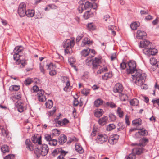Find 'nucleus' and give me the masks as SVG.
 Wrapping results in <instances>:
<instances>
[{
  "label": "nucleus",
  "instance_id": "obj_1",
  "mask_svg": "<svg viewBox=\"0 0 159 159\" xmlns=\"http://www.w3.org/2000/svg\"><path fill=\"white\" fill-rule=\"evenodd\" d=\"M23 47L21 46L16 47L13 50V59L16 61V64L20 65L19 67L22 68L26 64L25 61L24 60H19L20 58L23 54Z\"/></svg>",
  "mask_w": 159,
  "mask_h": 159
},
{
  "label": "nucleus",
  "instance_id": "obj_2",
  "mask_svg": "<svg viewBox=\"0 0 159 159\" xmlns=\"http://www.w3.org/2000/svg\"><path fill=\"white\" fill-rule=\"evenodd\" d=\"M150 42L146 39L141 41L139 44L140 48H143V53L148 56H153L157 52V51L155 48H152L151 47Z\"/></svg>",
  "mask_w": 159,
  "mask_h": 159
},
{
  "label": "nucleus",
  "instance_id": "obj_3",
  "mask_svg": "<svg viewBox=\"0 0 159 159\" xmlns=\"http://www.w3.org/2000/svg\"><path fill=\"white\" fill-rule=\"evenodd\" d=\"M135 74L132 75V79L137 85H142L145 81L146 74L140 70H136Z\"/></svg>",
  "mask_w": 159,
  "mask_h": 159
},
{
  "label": "nucleus",
  "instance_id": "obj_4",
  "mask_svg": "<svg viewBox=\"0 0 159 159\" xmlns=\"http://www.w3.org/2000/svg\"><path fill=\"white\" fill-rule=\"evenodd\" d=\"M48 148L47 144H40L38 145L37 148L34 150V153L37 157H39L40 155L45 156L46 155L48 151Z\"/></svg>",
  "mask_w": 159,
  "mask_h": 159
},
{
  "label": "nucleus",
  "instance_id": "obj_5",
  "mask_svg": "<svg viewBox=\"0 0 159 159\" xmlns=\"http://www.w3.org/2000/svg\"><path fill=\"white\" fill-rule=\"evenodd\" d=\"M74 45V41L73 40L67 39L63 43V46L65 48V52L67 54L72 52V48Z\"/></svg>",
  "mask_w": 159,
  "mask_h": 159
},
{
  "label": "nucleus",
  "instance_id": "obj_6",
  "mask_svg": "<svg viewBox=\"0 0 159 159\" xmlns=\"http://www.w3.org/2000/svg\"><path fill=\"white\" fill-rule=\"evenodd\" d=\"M128 68L126 69V72L128 74H133L135 73L137 70L136 65L135 61H130L128 64Z\"/></svg>",
  "mask_w": 159,
  "mask_h": 159
},
{
  "label": "nucleus",
  "instance_id": "obj_7",
  "mask_svg": "<svg viewBox=\"0 0 159 159\" xmlns=\"http://www.w3.org/2000/svg\"><path fill=\"white\" fill-rule=\"evenodd\" d=\"M26 5L24 2H22L19 5L18 12L20 17H23L26 15Z\"/></svg>",
  "mask_w": 159,
  "mask_h": 159
},
{
  "label": "nucleus",
  "instance_id": "obj_8",
  "mask_svg": "<svg viewBox=\"0 0 159 159\" xmlns=\"http://www.w3.org/2000/svg\"><path fill=\"white\" fill-rule=\"evenodd\" d=\"M123 87L122 85L120 83H117L113 88V91L114 93H118L119 96L122 95V93L123 91Z\"/></svg>",
  "mask_w": 159,
  "mask_h": 159
},
{
  "label": "nucleus",
  "instance_id": "obj_9",
  "mask_svg": "<svg viewBox=\"0 0 159 159\" xmlns=\"http://www.w3.org/2000/svg\"><path fill=\"white\" fill-rule=\"evenodd\" d=\"M108 137L106 135L100 134L98 135L96 139V141L98 143L102 144L106 142Z\"/></svg>",
  "mask_w": 159,
  "mask_h": 159
},
{
  "label": "nucleus",
  "instance_id": "obj_10",
  "mask_svg": "<svg viewBox=\"0 0 159 159\" xmlns=\"http://www.w3.org/2000/svg\"><path fill=\"white\" fill-rule=\"evenodd\" d=\"M134 145H137V146L133 149V152L137 155H139L143 153L145 151L142 146L136 143L133 144Z\"/></svg>",
  "mask_w": 159,
  "mask_h": 159
},
{
  "label": "nucleus",
  "instance_id": "obj_11",
  "mask_svg": "<svg viewBox=\"0 0 159 159\" xmlns=\"http://www.w3.org/2000/svg\"><path fill=\"white\" fill-rule=\"evenodd\" d=\"M44 90H40L37 94L39 100L40 102H43L46 99L45 96L44 95Z\"/></svg>",
  "mask_w": 159,
  "mask_h": 159
},
{
  "label": "nucleus",
  "instance_id": "obj_12",
  "mask_svg": "<svg viewBox=\"0 0 159 159\" xmlns=\"http://www.w3.org/2000/svg\"><path fill=\"white\" fill-rule=\"evenodd\" d=\"M101 62V58L95 57V59L92 61L93 68L94 69L96 68L99 65Z\"/></svg>",
  "mask_w": 159,
  "mask_h": 159
},
{
  "label": "nucleus",
  "instance_id": "obj_13",
  "mask_svg": "<svg viewBox=\"0 0 159 159\" xmlns=\"http://www.w3.org/2000/svg\"><path fill=\"white\" fill-rule=\"evenodd\" d=\"M91 3L88 1L85 2V4L83 7H81V10H79V12L80 13L82 12L84 10H86L90 9L91 8Z\"/></svg>",
  "mask_w": 159,
  "mask_h": 159
},
{
  "label": "nucleus",
  "instance_id": "obj_14",
  "mask_svg": "<svg viewBox=\"0 0 159 159\" xmlns=\"http://www.w3.org/2000/svg\"><path fill=\"white\" fill-rule=\"evenodd\" d=\"M108 121V118L107 116H104L103 117L100 118L98 120V124L101 126L105 125Z\"/></svg>",
  "mask_w": 159,
  "mask_h": 159
},
{
  "label": "nucleus",
  "instance_id": "obj_15",
  "mask_svg": "<svg viewBox=\"0 0 159 159\" xmlns=\"http://www.w3.org/2000/svg\"><path fill=\"white\" fill-rule=\"evenodd\" d=\"M146 35V33L141 30H138L137 32L136 37L139 39H142L143 37H145Z\"/></svg>",
  "mask_w": 159,
  "mask_h": 159
},
{
  "label": "nucleus",
  "instance_id": "obj_16",
  "mask_svg": "<svg viewBox=\"0 0 159 159\" xmlns=\"http://www.w3.org/2000/svg\"><path fill=\"white\" fill-rule=\"evenodd\" d=\"M67 140V137L64 134L61 135L58 139V142L61 144H63Z\"/></svg>",
  "mask_w": 159,
  "mask_h": 159
},
{
  "label": "nucleus",
  "instance_id": "obj_17",
  "mask_svg": "<svg viewBox=\"0 0 159 159\" xmlns=\"http://www.w3.org/2000/svg\"><path fill=\"white\" fill-rule=\"evenodd\" d=\"M26 148L32 151L34 150V148L32 144L31 141L29 139H27L25 141Z\"/></svg>",
  "mask_w": 159,
  "mask_h": 159
},
{
  "label": "nucleus",
  "instance_id": "obj_18",
  "mask_svg": "<svg viewBox=\"0 0 159 159\" xmlns=\"http://www.w3.org/2000/svg\"><path fill=\"white\" fill-rule=\"evenodd\" d=\"M31 140L32 142L34 143H38V145L41 143V136H39L38 138L34 136L32 138Z\"/></svg>",
  "mask_w": 159,
  "mask_h": 159
},
{
  "label": "nucleus",
  "instance_id": "obj_19",
  "mask_svg": "<svg viewBox=\"0 0 159 159\" xmlns=\"http://www.w3.org/2000/svg\"><path fill=\"white\" fill-rule=\"evenodd\" d=\"M93 12L90 11H86L83 15V17L85 19H87L90 17L93 16Z\"/></svg>",
  "mask_w": 159,
  "mask_h": 159
},
{
  "label": "nucleus",
  "instance_id": "obj_20",
  "mask_svg": "<svg viewBox=\"0 0 159 159\" xmlns=\"http://www.w3.org/2000/svg\"><path fill=\"white\" fill-rule=\"evenodd\" d=\"M112 76V72L110 71L109 72L105 73L102 76V79L104 80H107L109 78H111Z\"/></svg>",
  "mask_w": 159,
  "mask_h": 159
},
{
  "label": "nucleus",
  "instance_id": "obj_21",
  "mask_svg": "<svg viewBox=\"0 0 159 159\" xmlns=\"http://www.w3.org/2000/svg\"><path fill=\"white\" fill-rule=\"evenodd\" d=\"M103 114V111L102 109H99L96 110L94 112V115L97 117H99Z\"/></svg>",
  "mask_w": 159,
  "mask_h": 159
},
{
  "label": "nucleus",
  "instance_id": "obj_22",
  "mask_svg": "<svg viewBox=\"0 0 159 159\" xmlns=\"http://www.w3.org/2000/svg\"><path fill=\"white\" fill-rule=\"evenodd\" d=\"M132 123L134 125L138 126L141 125L142 124V120L140 118H138L132 121Z\"/></svg>",
  "mask_w": 159,
  "mask_h": 159
},
{
  "label": "nucleus",
  "instance_id": "obj_23",
  "mask_svg": "<svg viewBox=\"0 0 159 159\" xmlns=\"http://www.w3.org/2000/svg\"><path fill=\"white\" fill-rule=\"evenodd\" d=\"M26 15L27 16L29 17H33L34 14V11L33 9H29L26 11Z\"/></svg>",
  "mask_w": 159,
  "mask_h": 159
},
{
  "label": "nucleus",
  "instance_id": "obj_24",
  "mask_svg": "<svg viewBox=\"0 0 159 159\" xmlns=\"http://www.w3.org/2000/svg\"><path fill=\"white\" fill-rule=\"evenodd\" d=\"M139 131H138V133L140 135L145 136L148 134V132L144 128H139Z\"/></svg>",
  "mask_w": 159,
  "mask_h": 159
},
{
  "label": "nucleus",
  "instance_id": "obj_25",
  "mask_svg": "<svg viewBox=\"0 0 159 159\" xmlns=\"http://www.w3.org/2000/svg\"><path fill=\"white\" fill-rule=\"evenodd\" d=\"M1 150L3 153L8 152L9 151V147L6 145H4L1 148Z\"/></svg>",
  "mask_w": 159,
  "mask_h": 159
},
{
  "label": "nucleus",
  "instance_id": "obj_26",
  "mask_svg": "<svg viewBox=\"0 0 159 159\" xmlns=\"http://www.w3.org/2000/svg\"><path fill=\"white\" fill-rule=\"evenodd\" d=\"M140 142L141 143L139 144V145L142 146H144L145 145V143H147L148 142V139L145 137H143L140 140Z\"/></svg>",
  "mask_w": 159,
  "mask_h": 159
},
{
  "label": "nucleus",
  "instance_id": "obj_27",
  "mask_svg": "<svg viewBox=\"0 0 159 159\" xmlns=\"http://www.w3.org/2000/svg\"><path fill=\"white\" fill-rule=\"evenodd\" d=\"M103 101L102 100L98 98L95 100L94 102V105L97 107L102 105L103 103Z\"/></svg>",
  "mask_w": 159,
  "mask_h": 159
},
{
  "label": "nucleus",
  "instance_id": "obj_28",
  "mask_svg": "<svg viewBox=\"0 0 159 159\" xmlns=\"http://www.w3.org/2000/svg\"><path fill=\"white\" fill-rule=\"evenodd\" d=\"M75 150L80 153H82L83 152V150L82 147L80 145L76 144L75 146Z\"/></svg>",
  "mask_w": 159,
  "mask_h": 159
},
{
  "label": "nucleus",
  "instance_id": "obj_29",
  "mask_svg": "<svg viewBox=\"0 0 159 159\" xmlns=\"http://www.w3.org/2000/svg\"><path fill=\"white\" fill-rule=\"evenodd\" d=\"M116 113L120 118H123L124 116V112L122 111L121 109L119 107L118 108Z\"/></svg>",
  "mask_w": 159,
  "mask_h": 159
},
{
  "label": "nucleus",
  "instance_id": "obj_30",
  "mask_svg": "<svg viewBox=\"0 0 159 159\" xmlns=\"http://www.w3.org/2000/svg\"><path fill=\"white\" fill-rule=\"evenodd\" d=\"M90 50L89 48L83 50L81 52V55L83 56L86 57L90 53Z\"/></svg>",
  "mask_w": 159,
  "mask_h": 159
},
{
  "label": "nucleus",
  "instance_id": "obj_31",
  "mask_svg": "<svg viewBox=\"0 0 159 159\" xmlns=\"http://www.w3.org/2000/svg\"><path fill=\"white\" fill-rule=\"evenodd\" d=\"M46 66L47 67V69L50 70V71L55 70L56 68V66L52 63L47 64Z\"/></svg>",
  "mask_w": 159,
  "mask_h": 159
},
{
  "label": "nucleus",
  "instance_id": "obj_32",
  "mask_svg": "<svg viewBox=\"0 0 159 159\" xmlns=\"http://www.w3.org/2000/svg\"><path fill=\"white\" fill-rule=\"evenodd\" d=\"M45 106L47 108H51L53 106V102L52 100H48L47 102L45 103Z\"/></svg>",
  "mask_w": 159,
  "mask_h": 159
},
{
  "label": "nucleus",
  "instance_id": "obj_33",
  "mask_svg": "<svg viewBox=\"0 0 159 159\" xmlns=\"http://www.w3.org/2000/svg\"><path fill=\"white\" fill-rule=\"evenodd\" d=\"M130 103L132 106H137L138 104V101L136 98L130 100Z\"/></svg>",
  "mask_w": 159,
  "mask_h": 159
},
{
  "label": "nucleus",
  "instance_id": "obj_34",
  "mask_svg": "<svg viewBox=\"0 0 159 159\" xmlns=\"http://www.w3.org/2000/svg\"><path fill=\"white\" fill-rule=\"evenodd\" d=\"M57 6L53 4H49L47 6V7L45 8L44 10L45 11H48L50 9H56L57 8Z\"/></svg>",
  "mask_w": 159,
  "mask_h": 159
},
{
  "label": "nucleus",
  "instance_id": "obj_35",
  "mask_svg": "<svg viewBox=\"0 0 159 159\" xmlns=\"http://www.w3.org/2000/svg\"><path fill=\"white\" fill-rule=\"evenodd\" d=\"M106 105L112 108H114L116 107V104L114 102L111 101L107 102L106 103Z\"/></svg>",
  "mask_w": 159,
  "mask_h": 159
},
{
  "label": "nucleus",
  "instance_id": "obj_36",
  "mask_svg": "<svg viewBox=\"0 0 159 159\" xmlns=\"http://www.w3.org/2000/svg\"><path fill=\"white\" fill-rule=\"evenodd\" d=\"M116 128L115 125L113 124L109 125L107 127V130L108 131H111L115 129Z\"/></svg>",
  "mask_w": 159,
  "mask_h": 159
},
{
  "label": "nucleus",
  "instance_id": "obj_37",
  "mask_svg": "<svg viewBox=\"0 0 159 159\" xmlns=\"http://www.w3.org/2000/svg\"><path fill=\"white\" fill-rule=\"evenodd\" d=\"M61 150V148H57L55 149V150H53V151L52 152V154L53 156H57V154L59 153V151H60V150Z\"/></svg>",
  "mask_w": 159,
  "mask_h": 159
},
{
  "label": "nucleus",
  "instance_id": "obj_38",
  "mask_svg": "<svg viewBox=\"0 0 159 159\" xmlns=\"http://www.w3.org/2000/svg\"><path fill=\"white\" fill-rule=\"evenodd\" d=\"M108 71V69L106 67H104L102 68L101 69L98 70L97 73L98 74H101L103 72H107Z\"/></svg>",
  "mask_w": 159,
  "mask_h": 159
},
{
  "label": "nucleus",
  "instance_id": "obj_39",
  "mask_svg": "<svg viewBox=\"0 0 159 159\" xmlns=\"http://www.w3.org/2000/svg\"><path fill=\"white\" fill-rule=\"evenodd\" d=\"M48 142V144L49 145L53 146H55L57 143V140L55 139H52Z\"/></svg>",
  "mask_w": 159,
  "mask_h": 159
},
{
  "label": "nucleus",
  "instance_id": "obj_40",
  "mask_svg": "<svg viewBox=\"0 0 159 159\" xmlns=\"http://www.w3.org/2000/svg\"><path fill=\"white\" fill-rule=\"evenodd\" d=\"M138 25L136 22H134L131 24L130 27L132 30H135L137 29Z\"/></svg>",
  "mask_w": 159,
  "mask_h": 159
},
{
  "label": "nucleus",
  "instance_id": "obj_41",
  "mask_svg": "<svg viewBox=\"0 0 159 159\" xmlns=\"http://www.w3.org/2000/svg\"><path fill=\"white\" fill-rule=\"evenodd\" d=\"M19 89V86L16 85L12 86L9 88L10 90H13L15 91H17Z\"/></svg>",
  "mask_w": 159,
  "mask_h": 159
},
{
  "label": "nucleus",
  "instance_id": "obj_42",
  "mask_svg": "<svg viewBox=\"0 0 159 159\" xmlns=\"http://www.w3.org/2000/svg\"><path fill=\"white\" fill-rule=\"evenodd\" d=\"M65 78H66V80H67V82L66 84V86H65V87L63 89L64 91L67 92L68 89V88L69 86L70 85V83L69 81L68 78L67 77Z\"/></svg>",
  "mask_w": 159,
  "mask_h": 159
},
{
  "label": "nucleus",
  "instance_id": "obj_43",
  "mask_svg": "<svg viewBox=\"0 0 159 159\" xmlns=\"http://www.w3.org/2000/svg\"><path fill=\"white\" fill-rule=\"evenodd\" d=\"M109 117L111 121H114L116 120V116L112 113H110L109 114Z\"/></svg>",
  "mask_w": 159,
  "mask_h": 159
},
{
  "label": "nucleus",
  "instance_id": "obj_44",
  "mask_svg": "<svg viewBox=\"0 0 159 159\" xmlns=\"http://www.w3.org/2000/svg\"><path fill=\"white\" fill-rule=\"evenodd\" d=\"M154 61V62L152 63V64L154 65H156V66L158 68H159V61H157V60L154 58H151L150 59V61Z\"/></svg>",
  "mask_w": 159,
  "mask_h": 159
},
{
  "label": "nucleus",
  "instance_id": "obj_45",
  "mask_svg": "<svg viewBox=\"0 0 159 159\" xmlns=\"http://www.w3.org/2000/svg\"><path fill=\"white\" fill-rule=\"evenodd\" d=\"M91 57H89L87 58L86 60V65L88 66L90 65L91 64H92V61L93 60L92 58Z\"/></svg>",
  "mask_w": 159,
  "mask_h": 159
},
{
  "label": "nucleus",
  "instance_id": "obj_46",
  "mask_svg": "<svg viewBox=\"0 0 159 159\" xmlns=\"http://www.w3.org/2000/svg\"><path fill=\"white\" fill-rule=\"evenodd\" d=\"M117 142V140L114 137H112L109 140V142L111 144H114Z\"/></svg>",
  "mask_w": 159,
  "mask_h": 159
},
{
  "label": "nucleus",
  "instance_id": "obj_47",
  "mask_svg": "<svg viewBox=\"0 0 159 159\" xmlns=\"http://www.w3.org/2000/svg\"><path fill=\"white\" fill-rule=\"evenodd\" d=\"M87 27L90 30H94L95 29V26L93 23L88 24Z\"/></svg>",
  "mask_w": 159,
  "mask_h": 159
},
{
  "label": "nucleus",
  "instance_id": "obj_48",
  "mask_svg": "<svg viewBox=\"0 0 159 159\" xmlns=\"http://www.w3.org/2000/svg\"><path fill=\"white\" fill-rule=\"evenodd\" d=\"M17 109L19 112L20 113L24 111V107L21 104H18L17 105Z\"/></svg>",
  "mask_w": 159,
  "mask_h": 159
},
{
  "label": "nucleus",
  "instance_id": "obj_49",
  "mask_svg": "<svg viewBox=\"0 0 159 159\" xmlns=\"http://www.w3.org/2000/svg\"><path fill=\"white\" fill-rule=\"evenodd\" d=\"M76 60L73 57H71L68 59V61L71 66L75 62Z\"/></svg>",
  "mask_w": 159,
  "mask_h": 159
},
{
  "label": "nucleus",
  "instance_id": "obj_50",
  "mask_svg": "<svg viewBox=\"0 0 159 159\" xmlns=\"http://www.w3.org/2000/svg\"><path fill=\"white\" fill-rule=\"evenodd\" d=\"M14 155L9 154L5 156L4 158V159H11L14 158Z\"/></svg>",
  "mask_w": 159,
  "mask_h": 159
},
{
  "label": "nucleus",
  "instance_id": "obj_51",
  "mask_svg": "<svg viewBox=\"0 0 159 159\" xmlns=\"http://www.w3.org/2000/svg\"><path fill=\"white\" fill-rule=\"evenodd\" d=\"M32 80L31 79L28 78L26 79L24 82V84L26 85H30L32 82Z\"/></svg>",
  "mask_w": 159,
  "mask_h": 159
},
{
  "label": "nucleus",
  "instance_id": "obj_52",
  "mask_svg": "<svg viewBox=\"0 0 159 159\" xmlns=\"http://www.w3.org/2000/svg\"><path fill=\"white\" fill-rule=\"evenodd\" d=\"M81 93L82 94L86 96L89 94V91L88 89H84L82 90Z\"/></svg>",
  "mask_w": 159,
  "mask_h": 159
},
{
  "label": "nucleus",
  "instance_id": "obj_53",
  "mask_svg": "<svg viewBox=\"0 0 159 159\" xmlns=\"http://www.w3.org/2000/svg\"><path fill=\"white\" fill-rule=\"evenodd\" d=\"M44 138L46 140L48 141L52 139L51 135L49 134L45 135Z\"/></svg>",
  "mask_w": 159,
  "mask_h": 159
},
{
  "label": "nucleus",
  "instance_id": "obj_54",
  "mask_svg": "<svg viewBox=\"0 0 159 159\" xmlns=\"http://www.w3.org/2000/svg\"><path fill=\"white\" fill-rule=\"evenodd\" d=\"M119 127L117 128V130L118 131H121L125 127L124 125H123V124L121 123H120L118 124Z\"/></svg>",
  "mask_w": 159,
  "mask_h": 159
},
{
  "label": "nucleus",
  "instance_id": "obj_55",
  "mask_svg": "<svg viewBox=\"0 0 159 159\" xmlns=\"http://www.w3.org/2000/svg\"><path fill=\"white\" fill-rule=\"evenodd\" d=\"M129 116L126 115L125 118V123L127 125H130V121H129Z\"/></svg>",
  "mask_w": 159,
  "mask_h": 159
},
{
  "label": "nucleus",
  "instance_id": "obj_56",
  "mask_svg": "<svg viewBox=\"0 0 159 159\" xmlns=\"http://www.w3.org/2000/svg\"><path fill=\"white\" fill-rule=\"evenodd\" d=\"M83 37V35L82 34H79L77 37L76 39V43H78L82 39Z\"/></svg>",
  "mask_w": 159,
  "mask_h": 159
},
{
  "label": "nucleus",
  "instance_id": "obj_57",
  "mask_svg": "<svg viewBox=\"0 0 159 159\" xmlns=\"http://www.w3.org/2000/svg\"><path fill=\"white\" fill-rule=\"evenodd\" d=\"M52 133L55 135H58L60 134V131L57 129H54L52 130Z\"/></svg>",
  "mask_w": 159,
  "mask_h": 159
},
{
  "label": "nucleus",
  "instance_id": "obj_58",
  "mask_svg": "<svg viewBox=\"0 0 159 159\" xmlns=\"http://www.w3.org/2000/svg\"><path fill=\"white\" fill-rule=\"evenodd\" d=\"M31 90H33L34 92H38V93L40 90H39L38 87L36 85L33 86V89H31Z\"/></svg>",
  "mask_w": 159,
  "mask_h": 159
},
{
  "label": "nucleus",
  "instance_id": "obj_59",
  "mask_svg": "<svg viewBox=\"0 0 159 159\" xmlns=\"http://www.w3.org/2000/svg\"><path fill=\"white\" fill-rule=\"evenodd\" d=\"M135 155L133 154H130L127 157L126 159H135Z\"/></svg>",
  "mask_w": 159,
  "mask_h": 159
},
{
  "label": "nucleus",
  "instance_id": "obj_60",
  "mask_svg": "<svg viewBox=\"0 0 159 159\" xmlns=\"http://www.w3.org/2000/svg\"><path fill=\"white\" fill-rule=\"evenodd\" d=\"M85 2H84L82 0H80L79 2V4H80V6L78 8V10H79V9L80 10H81V7H83V6H84V3H85Z\"/></svg>",
  "mask_w": 159,
  "mask_h": 159
},
{
  "label": "nucleus",
  "instance_id": "obj_61",
  "mask_svg": "<svg viewBox=\"0 0 159 159\" xmlns=\"http://www.w3.org/2000/svg\"><path fill=\"white\" fill-rule=\"evenodd\" d=\"M120 67L122 69L124 70L126 67V64L125 62H123L120 64Z\"/></svg>",
  "mask_w": 159,
  "mask_h": 159
},
{
  "label": "nucleus",
  "instance_id": "obj_62",
  "mask_svg": "<svg viewBox=\"0 0 159 159\" xmlns=\"http://www.w3.org/2000/svg\"><path fill=\"white\" fill-rule=\"evenodd\" d=\"M61 150L59 151V152L61 153L60 155H62L63 156H65L67 153L68 152H66L63 150L61 148H60Z\"/></svg>",
  "mask_w": 159,
  "mask_h": 159
},
{
  "label": "nucleus",
  "instance_id": "obj_63",
  "mask_svg": "<svg viewBox=\"0 0 159 159\" xmlns=\"http://www.w3.org/2000/svg\"><path fill=\"white\" fill-rule=\"evenodd\" d=\"M8 131L2 128L1 129V132L2 133V135H3L5 137L6 135L8 132Z\"/></svg>",
  "mask_w": 159,
  "mask_h": 159
},
{
  "label": "nucleus",
  "instance_id": "obj_64",
  "mask_svg": "<svg viewBox=\"0 0 159 159\" xmlns=\"http://www.w3.org/2000/svg\"><path fill=\"white\" fill-rule=\"evenodd\" d=\"M8 131L2 128L1 129V132L2 133V135H3L5 137L6 135L8 132Z\"/></svg>",
  "mask_w": 159,
  "mask_h": 159
}]
</instances>
